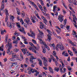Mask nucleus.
I'll return each instance as SVG.
<instances>
[{"label":"nucleus","mask_w":77,"mask_h":77,"mask_svg":"<svg viewBox=\"0 0 77 77\" xmlns=\"http://www.w3.org/2000/svg\"><path fill=\"white\" fill-rule=\"evenodd\" d=\"M7 40H8V36H7L5 37V42H6V43H7Z\"/></svg>","instance_id":"40"},{"label":"nucleus","mask_w":77,"mask_h":77,"mask_svg":"<svg viewBox=\"0 0 77 77\" xmlns=\"http://www.w3.org/2000/svg\"><path fill=\"white\" fill-rule=\"evenodd\" d=\"M32 42L34 43V44H36V40H34V39H32Z\"/></svg>","instance_id":"42"},{"label":"nucleus","mask_w":77,"mask_h":77,"mask_svg":"<svg viewBox=\"0 0 77 77\" xmlns=\"http://www.w3.org/2000/svg\"><path fill=\"white\" fill-rule=\"evenodd\" d=\"M30 3H32V5L33 6H34L35 5V3L34 2H32L31 1H30Z\"/></svg>","instance_id":"57"},{"label":"nucleus","mask_w":77,"mask_h":77,"mask_svg":"<svg viewBox=\"0 0 77 77\" xmlns=\"http://www.w3.org/2000/svg\"><path fill=\"white\" fill-rule=\"evenodd\" d=\"M56 27L57 29H59V30L60 32H61V29H60V28H59V27L57 26Z\"/></svg>","instance_id":"51"},{"label":"nucleus","mask_w":77,"mask_h":77,"mask_svg":"<svg viewBox=\"0 0 77 77\" xmlns=\"http://www.w3.org/2000/svg\"><path fill=\"white\" fill-rule=\"evenodd\" d=\"M34 7L36 9V10H37V11H38V12H39V9H38V7H37V6H36V5L35 4V5H34Z\"/></svg>","instance_id":"29"},{"label":"nucleus","mask_w":77,"mask_h":77,"mask_svg":"<svg viewBox=\"0 0 77 77\" xmlns=\"http://www.w3.org/2000/svg\"><path fill=\"white\" fill-rule=\"evenodd\" d=\"M40 29H42L44 28V25L43 24V23L42 22L40 23Z\"/></svg>","instance_id":"11"},{"label":"nucleus","mask_w":77,"mask_h":77,"mask_svg":"<svg viewBox=\"0 0 77 77\" xmlns=\"http://www.w3.org/2000/svg\"><path fill=\"white\" fill-rule=\"evenodd\" d=\"M31 20L32 21V22L33 23H36V21H35V20L33 19V18L32 19H31Z\"/></svg>","instance_id":"46"},{"label":"nucleus","mask_w":77,"mask_h":77,"mask_svg":"<svg viewBox=\"0 0 77 77\" xmlns=\"http://www.w3.org/2000/svg\"><path fill=\"white\" fill-rule=\"evenodd\" d=\"M64 56H65L66 57H67L68 56H69L68 54L67 53H65V54H64Z\"/></svg>","instance_id":"49"},{"label":"nucleus","mask_w":77,"mask_h":77,"mask_svg":"<svg viewBox=\"0 0 77 77\" xmlns=\"http://www.w3.org/2000/svg\"><path fill=\"white\" fill-rule=\"evenodd\" d=\"M22 15H23V17H24V16H25V13H24V11H22Z\"/></svg>","instance_id":"43"},{"label":"nucleus","mask_w":77,"mask_h":77,"mask_svg":"<svg viewBox=\"0 0 77 77\" xmlns=\"http://www.w3.org/2000/svg\"><path fill=\"white\" fill-rule=\"evenodd\" d=\"M24 22L27 24V25H29V24H32V22H30V19L29 18H27V20L24 19Z\"/></svg>","instance_id":"6"},{"label":"nucleus","mask_w":77,"mask_h":77,"mask_svg":"<svg viewBox=\"0 0 77 77\" xmlns=\"http://www.w3.org/2000/svg\"><path fill=\"white\" fill-rule=\"evenodd\" d=\"M29 45L31 46V47H33L34 48H35V49H36V47L34 46V45H33V43H32L31 42H29Z\"/></svg>","instance_id":"18"},{"label":"nucleus","mask_w":77,"mask_h":77,"mask_svg":"<svg viewBox=\"0 0 77 77\" xmlns=\"http://www.w3.org/2000/svg\"><path fill=\"white\" fill-rule=\"evenodd\" d=\"M30 32L32 34L31 36V37H32L33 39H35V34L33 32L32 33V31H31Z\"/></svg>","instance_id":"21"},{"label":"nucleus","mask_w":77,"mask_h":77,"mask_svg":"<svg viewBox=\"0 0 77 77\" xmlns=\"http://www.w3.org/2000/svg\"><path fill=\"white\" fill-rule=\"evenodd\" d=\"M56 31L57 32V33H58V34H60V32L59 31V30H58V29H56Z\"/></svg>","instance_id":"62"},{"label":"nucleus","mask_w":77,"mask_h":77,"mask_svg":"<svg viewBox=\"0 0 77 77\" xmlns=\"http://www.w3.org/2000/svg\"><path fill=\"white\" fill-rule=\"evenodd\" d=\"M67 21V20L66 19H65L64 20V25H66V21Z\"/></svg>","instance_id":"31"},{"label":"nucleus","mask_w":77,"mask_h":77,"mask_svg":"<svg viewBox=\"0 0 77 77\" xmlns=\"http://www.w3.org/2000/svg\"><path fill=\"white\" fill-rule=\"evenodd\" d=\"M72 49L74 53L77 56V50L75 48L73 47H72Z\"/></svg>","instance_id":"8"},{"label":"nucleus","mask_w":77,"mask_h":77,"mask_svg":"<svg viewBox=\"0 0 77 77\" xmlns=\"http://www.w3.org/2000/svg\"><path fill=\"white\" fill-rule=\"evenodd\" d=\"M19 23H16V24L17 26L18 27L19 29H18L19 30L22 32V33H23L25 35H26V32H25V31L24 30V27H21L20 25L19 24Z\"/></svg>","instance_id":"1"},{"label":"nucleus","mask_w":77,"mask_h":77,"mask_svg":"<svg viewBox=\"0 0 77 77\" xmlns=\"http://www.w3.org/2000/svg\"><path fill=\"white\" fill-rule=\"evenodd\" d=\"M60 16H62L61 15H60V16H59L58 18V20H60V22H62L63 21L64 19L63 17H60Z\"/></svg>","instance_id":"9"},{"label":"nucleus","mask_w":77,"mask_h":77,"mask_svg":"<svg viewBox=\"0 0 77 77\" xmlns=\"http://www.w3.org/2000/svg\"><path fill=\"white\" fill-rule=\"evenodd\" d=\"M49 45L50 47H53V46H54V44L53 43L52 44H50Z\"/></svg>","instance_id":"50"},{"label":"nucleus","mask_w":77,"mask_h":77,"mask_svg":"<svg viewBox=\"0 0 77 77\" xmlns=\"http://www.w3.org/2000/svg\"><path fill=\"white\" fill-rule=\"evenodd\" d=\"M67 69L69 70H71L72 69L69 66L67 67Z\"/></svg>","instance_id":"56"},{"label":"nucleus","mask_w":77,"mask_h":77,"mask_svg":"<svg viewBox=\"0 0 77 77\" xmlns=\"http://www.w3.org/2000/svg\"><path fill=\"white\" fill-rule=\"evenodd\" d=\"M49 70L51 73L52 74H53V73H54V72H53V69H52V68L51 67L49 66Z\"/></svg>","instance_id":"13"},{"label":"nucleus","mask_w":77,"mask_h":77,"mask_svg":"<svg viewBox=\"0 0 77 77\" xmlns=\"http://www.w3.org/2000/svg\"><path fill=\"white\" fill-rule=\"evenodd\" d=\"M18 55H17L15 53H13L12 54V57L13 58H17V57H18Z\"/></svg>","instance_id":"10"},{"label":"nucleus","mask_w":77,"mask_h":77,"mask_svg":"<svg viewBox=\"0 0 77 77\" xmlns=\"http://www.w3.org/2000/svg\"><path fill=\"white\" fill-rule=\"evenodd\" d=\"M53 55L55 57H56V59H57V60L59 59V58H58V57H57V56L56 55V51H53Z\"/></svg>","instance_id":"12"},{"label":"nucleus","mask_w":77,"mask_h":77,"mask_svg":"<svg viewBox=\"0 0 77 77\" xmlns=\"http://www.w3.org/2000/svg\"><path fill=\"white\" fill-rule=\"evenodd\" d=\"M20 22L22 23V25H23L24 24V21H23V20L22 18L20 19Z\"/></svg>","instance_id":"32"},{"label":"nucleus","mask_w":77,"mask_h":77,"mask_svg":"<svg viewBox=\"0 0 77 77\" xmlns=\"http://www.w3.org/2000/svg\"><path fill=\"white\" fill-rule=\"evenodd\" d=\"M22 50V51L23 52L24 54H26V51H27V49H21Z\"/></svg>","instance_id":"16"},{"label":"nucleus","mask_w":77,"mask_h":77,"mask_svg":"<svg viewBox=\"0 0 77 77\" xmlns=\"http://www.w3.org/2000/svg\"><path fill=\"white\" fill-rule=\"evenodd\" d=\"M5 12L6 17L5 18V22H7V21H8V17H9V13H8V11L6 10Z\"/></svg>","instance_id":"7"},{"label":"nucleus","mask_w":77,"mask_h":77,"mask_svg":"<svg viewBox=\"0 0 77 77\" xmlns=\"http://www.w3.org/2000/svg\"><path fill=\"white\" fill-rule=\"evenodd\" d=\"M34 59H36L35 58H34V57L33 56H32L30 57V62L33 63V65H35L36 63V60H34Z\"/></svg>","instance_id":"2"},{"label":"nucleus","mask_w":77,"mask_h":77,"mask_svg":"<svg viewBox=\"0 0 77 77\" xmlns=\"http://www.w3.org/2000/svg\"><path fill=\"white\" fill-rule=\"evenodd\" d=\"M14 35H15L16 36H19V35L18 34V33H14Z\"/></svg>","instance_id":"52"},{"label":"nucleus","mask_w":77,"mask_h":77,"mask_svg":"<svg viewBox=\"0 0 77 77\" xmlns=\"http://www.w3.org/2000/svg\"><path fill=\"white\" fill-rule=\"evenodd\" d=\"M53 34L54 35V36H57V34H56L54 32H53Z\"/></svg>","instance_id":"59"},{"label":"nucleus","mask_w":77,"mask_h":77,"mask_svg":"<svg viewBox=\"0 0 77 77\" xmlns=\"http://www.w3.org/2000/svg\"><path fill=\"white\" fill-rule=\"evenodd\" d=\"M41 4L42 5V6H44V2H43V1L41 0Z\"/></svg>","instance_id":"44"},{"label":"nucleus","mask_w":77,"mask_h":77,"mask_svg":"<svg viewBox=\"0 0 77 77\" xmlns=\"http://www.w3.org/2000/svg\"><path fill=\"white\" fill-rule=\"evenodd\" d=\"M54 69L55 71H56L57 72H58V71H59V68H57V67H56Z\"/></svg>","instance_id":"30"},{"label":"nucleus","mask_w":77,"mask_h":77,"mask_svg":"<svg viewBox=\"0 0 77 77\" xmlns=\"http://www.w3.org/2000/svg\"><path fill=\"white\" fill-rule=\"evenodd\" d=\"M0 51H3V49L2 48V46L0 47Z\"/></svg>","instance_id":"58"},{"label":"nucleus","mask_w":77,"mask_h":77,"mask_svg":"<svg viewBox=\"0 0 77 77\" xmlns=\"http://www.w3.org/2000/svg\"><path fill=\"white\" fill-rule=\"evenodd\" d=\"M32 51H33V52H34V53H36V50L35 49V48H33L32 49Z\"/></svg>","instance_id":"37"},{"label":"nucleus","mask_w":77,"mask_h":77,"mask_svg":"<svg viewBox=\"0 0 77 77\" xmlns=\"http://www.w3.org/2000/svg\"><path fill=\"white\" fill-rule=\"evenodd\" d=\"M42 59L44 60L43 61V64L45 66H48V64L47 63V59L45 58V57L42 58Z\"/></svg>","instance_id":"3"},{"label":"nucleus","mask_w":77,"mask_h":77,"mask_svg":"<svg viewBox=\"0 0 77 77\" xmlns=\"http://www.w3.org/2000/svg\"><path fill=\"white\" fill-rule=\"evenodd\" d=\"M39 33L41 36H43V35H44V33H43V32H42L40 33Z\"/></svg>","instance_id":"63"},{"label":"nucleus","mask_w":77,"mask_h":77,"mask_svg":"<svg viewBox=\"0 0 77 77\" xmlns=\"http://www.w3.org/2000/svg\"><path fill=\"white\" fill-rule=\"evenodd\" d=\"M8 50L7 51V53H9L10 52V50L12 48V43H10L9 44V42H8Z\"/></svg>","instance_id":"5"},{"label":"nucleus","mask_w":77,"mask_h":77,"mask_svg":"<svg viewBox=\"0 0 77 77\" xmlns=\"http://www.w3.org/2000/svg\"><path fill=\"white\" fill-rule=\"evenodd\" d=\"M48 38L49 42H50L51 41V37L49 34H48Z\"/></svg>","instance_id":"20"},{"label":"nucleus","mask_w":77,"mask_h":77,"mask_svg":"<svg viewBox=\"0 0 77 77\" xmlns=\"http://www.w3.org/2000/svg\"><path fill=\"white\" fill-rule=\"evenodd\" d=\"M57 8V7H56V5H54L53 7V10H54V11H56V9Z\"/></svg>","instance_id":"35"},{"label":"nucleus","mask_w":77,"mask_h":77,"mask_svg":"<svg viewBox=\"0 0 77 77\" xmlns=\"http://www.w3.org/2000/svg\"><path fill=\"white\" fill-rule=\"evenodd\" d=\"M47 31L48 32V33L50 35H51V36L52 35V32H51L50 30L47 29Z\"/></svg>","instance_id":"19"},{"label":"nucleus","mask_w":77,"mask_h":77,"mask_svg":"<svg viewBox=\"0 0 77 77\" xmlns=\"http://www.w3.org/2000/svg\"><path fill=\"white\" fill-rule=\"evenodd\" d=\"M18 41L17 40H14L13 41V44H18Z\"/></svg>","instance_id":"25"},{"label":"nucleus","mask_w":77,"mask_h":77,"mask_svg":"<svg viewBox=\"0 0 77 77\" xmlns=\"http://www.w3.org/2000/svg\"><path fill=\"white\" fill-rule=\"evenodd\" d=\"M43 20L44 21L43 22H44V23H45V24L47 25V23H47V19H46L45 18L43 19Z\"/></svg>","instance_id":"24"},{"label":"nucleus","mask_w":77,"mask_h":77,"mask_svg":"<svg viewBox=\"0 0 77 77\" xmlns=\"http://www.w3.org/2000/svg\"><path fill=\"white\" fill-rule=\"evenodd\" d=\"M72 2L74 4V5H77V4H76V2H75V0H72Z\"/></svg>","instance_id":"33"},{"label":"nucleus","mask_w":77,"mask_h":77,"mask_svg":"<svg viewBox=\"0 0 77 77\" xmlns=\"http://www.w3.org/2000/svg\"><path fill=\"white\" fill-rule=\"evenodd\" d=\"M60 45H58L57 44V45L56 46V47L57 48H60Z\"/></svg>","instance_id":"48"},{"label":"nucleus","mask_w":77,"mask_h":77,"mask_svg":"<svg viewBox=\"0 0 77 77\" xmlns=\"http://www.w3.org/2000/svg\"><path fill=\"white\" fill-rule=\"evenodd\" d=\"M15 38H15V36H13L12 37V40H14V39H15Z\"/></svg>","instance_id":"54"},{"label":"nucleus","mask_w":77,"mask_h":77,"mask_svg":"<svg viewBox=\"0 0 77 77\" xmlns=\"http://www.w3.org/2000/svg\"><path fill=\"white\" fill-rule=\"evenodd\" d=\"M24 25L25 27H27V25L26 23H24Z\"/></svg>","instance_id":"64"},{"label":"nucleus","mask_w":77,"mask_h":77,"mask_svg":"<svg viewBox=\"0 0 77 77\" xmlns=\"http://www.w3.org/2000/svg\"><path fill=\"white\" fill-rule=\"evenodd\" d=\"M35 71L36 74H39V72H37V70L36 69H35Z\"/></svg>","instance_id":"55"},{"label":"nucleus","mask_w":77,"mask_h":77,"mask_svg":"<svg viewBox=\"0 0 77 77\" xmlns=\"http://www.w3.org/2000/svg\"><path fill=\"white\" fill-rule=\"evenodd\" d=\"M10 25L9 24V22H7V24L8 27H9L11 29L12 27V25L11 24V22H10L9 23Z\"/></svg>","instance_id":"14"},{"label":"nucleus","mask_w":77,"mask_h":77,"mask_svg":"<svg viewBox=\"0 0 77 77\" xmlns=\"http://www.w3.org/2000/svg\"><path fill=\"white\" fill-rule=\"evenodd\" d=\"M12 65H11L10 66V68H11L12 66H15V64H16V62L13 63H11Z\"/></svg>","instance_id":"23"},{"label":"nucleus","mask_w":77,"mask_h":77,"mask_svg":"<svg viewBox=\"0 0 77 77\" xmlns=\"http://www.w3.org/2000/svg\"><path fill=\"white\" fill-rule=\"evenodd\" d=\"M4 2L5 3H7V0H2L1 4L2 9H1V10H3L5 8V3H4Z\"/></svg>","instance_id":"4"},{"label":"nucleus","mask_w":77,"mask_h":77,"mask_svg":"<svg viewBox=\"0 0 77 77\" xmlns=\"http://www.w3.org/2000/svg\"><path fill=\"white\" fill-rule=\"evenodd\" d=\"M26 55L27 56H31L32 55L30 53H29V51H28L26 53Z\"/></svg>","instance_id":"28"},{"label":"nucleus","mask_w":77,"mask_h":77,"mask_svg":"<svg viewBox=\"0 0 77 77\" xmlns=\"http://www.w3.org/2000/svg\"><path fill=\"white\" fill-rule=\"evenodd\" d=\"M45 16H47L48 19H50V15H49V14H47L46 13H45Z\"/></svg>","instance_id":"34"},{"label":"nucleus","mask_w":77,"mask_h":77,"mask_svg":"<svg viewBox=\"0 0 77 77\" xmlns=\"http://www.w3.org/2000/svg\"><path fill=\"white\" fill-rule=\"evenodd\" d=\"M51 59H54V57L53 56V55H51Z\"/></svg>","instance_id":"60"},{"label":"nucleus","mask_w":77,"mask_h":77,"mask_svg":"<svg viewBox=\"0 0 77 77\" xmlns=\"http://www.w3.org/2000/svg\"><path fill=\"white\" fill-rule=\"evenodd\" d=\"M14 51L15 53H17V51H18V49H15L14 50Z\"/></svg>","instance_id":"41"},{"label":"nucleus","mask_w":77,"mask_h":77,"mask_svg":"<svg viewBox=\"0 0 77 77\" xmlns=\"http://www.w3.org/2000/svg\"><path fill=\"white\" fill-rule=\"evenodd\" d=\"M43 51L42 52L43 53L45 54L46 53V49L45 48H44L42 49Z\"/></svg>","instance_id":"27"},{"label":"nucleus","mask_w":77,"mask_h":77,"mask_svg":"<svg viewBox=\"0 0 77 77\" xmlns=\"http://www.w3.org/2000/svg\"><path fill=\"white\" fill-rule=\"evenodd\" d=\"M42 11V10H43V8H42V6L40 5L39 7H38Z\"/></svg>","instance_id":"45"},{"label":"nucleus","mask_w":77,"mask_h":77,"mask_svg":"<svg viewBox=\"0 0 77 77\" xmlns=\"http://www.w3.org/2000/svg\"><path fill=\"white\" fill-rule=\"evenodd\" d=\"M14 18H15V17H14L13 16H12L10 17V20H14Z\"/></svg>","instance_id":"39"},{"label":"nucleus","mask_w":77,"mask_h":77,"mask_svg":"<svg viewBox=\"0 0 77 77\" xmlns=\"http://www.w3.org/2000/svg\"><path fill=\"white\" fill-rule=\"evenodd\" d=\"M55 63L56 66H59V65H59V64L58 63H57V61H55Z\"/></svg>","instance_id":"53"},{"label":"nucleus","mask_w":77,"mask_h":77,"mask_svg":"<svg viewBox=\"0 0 77 77\" xmlns=\"http://www.w3.org/2000/svg\"><path fill=\"white\" fill-rule=\"evenodd\" d=\"M72 34H73V35H76V32L74 31V30H73Z\"/></svg>","instance_id":"47"},{"label":"nucleus","mask_w":77,"mask_h":77,"mask_svg":"<svg viewBox=\"0 0 77 77\" xmlns=\"http://www.w3.org/2000/svg\"><path fill=\"white\" fill-rule=\"evenodd\" d=\"M20 56L21 57V59L22 60H23L24 58H23V55H22V54L21 53L20 54Z\"/></svg>","instance_id":"36"},{"label":"nucleus","mask_w":77,"mask_h":77,"mask_svg":"<svg viewBox=\"0 0 77 77\" xmlns=\"http://www.w3.org/2000/svg\"><path fill=\"white\" fill-rule=\"evenodd\" d=\"M60 49L61 50H63L64 49V47L63 45H61L60 46Z\"/></svg>","instance_id":"26"},{"label":"nucleus","mask_w":77,"mask_h":77,"mask_svg":"<svg viewBox=\"0 0 77 77\" xmlns=\"http://www.w3.org/2000/svg\"><path fill=\"white\" fill-rule=\"evenodd\" d=\"M29 69H30V71H31V72H32V73H34V72H35V70H34V69H33V68H29Z\"/></svg>","instance_id":"22"},{"label":"nucleus","mask_w":77,"mask_h":77,"mask_svg":"<svg viewBox=\"0 0 77 77\" xmlns=\"http://www.w3.org/2000/svg\"><path fill=\"white\" fill-rule=\"evenodd\" d=\"M1 35H4V34H5V33H6V30H4V31L3 30H1Z\"/></svg>","instance_id":"17"},{"label":"nucleus","mask_w":77,"mask_h":77,"mask_svg":"<svg viewBox=\"0 0 77 77\" xmlns=\"http://www.w3.org/2000/svg\"><path fill=\"white\" fill-rule=\"evenodd\" d=\"M17 14H18V15H19L20 14V11L19 10H17Z\"/></svg>","instance_id":"38"},{"label":"nucleus","mask_w":77,"mask_h":77,"mask_svg":"<svg viewBox=\"0 0 77 77\" xmlns=\"http://www.w3.org/2000/svg\"><path fill=\"white\" fill-rule=\"evenodd\" d=\"M69 27H70V26H69L67 25V27H66L67 30H69Z\"/></svg>","instance_id":"61"},{"label":"nucleus","mask_w":77,"mask_h":77,"mask_svg":"<svg viewBox=\"0 0 77 77\" xmlns=\"http://www.w3.org/2000/svg\"><path fill=\"white\" fill-rule=\"evenodd\" d=\"M38 60L39 62V65L41 66H42V60L41 59H38Z\"/></svg>","instance_id":"15"}]
</instances>
